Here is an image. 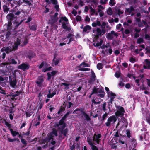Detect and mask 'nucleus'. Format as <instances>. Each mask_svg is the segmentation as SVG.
Returning <instances> with one entry per match:
<instances>
[{
  "label": "nucleus",
  "mask_w": 150,
  "mask_h": 150,
  "mask_svg": "<svg viewBox=\"0 0 150 150\" xmlns=\"http://www.w3.org/2000/svg\"><path fill=\"white\" fill-rule=\"evenodd\" d=\"M117 120V117L114 115H111L108 118L107 122L105 124V125L110 127L111 125V123L114 124Z\"/></svg>",
  "instance_id": "1"
},
{
  "label": "nucleus",
  "mask_w": 150,
  "mask_h": 150,
  "mask_svg": "<svg viewBox=\"0 0 150 150\" xmlns=\"http://www.w3.org/2000/svg\"><path fill=\"white\" fill-rule=\"evenodd\" d=\"M116 108L117 110L115 112V116L116 117L123 116L125 112L123 107L118 105L117 106Z\"/></svg>",
  "instance_id": "2"
},
{
  "label": "nucleus",
  "mask_w": 150,
  "mask_h": 150,
  "mask_svg": "<svg viewBox=\"0 0 150 150\" xmlns=\"http://www.w3.org/2000/svg\"><path fill=\"white\" fill-rule=\"evenodd\" d=\"M6 18L9 21L17 23V16H16L13 13H9L6 16Z\"/></svg>",
  "instance_id": "3"
},
{
  "label": "nucleus",
  "mask_w": 150,
  "mask_h": 150,
  "mask_svg": "<svg viewBox=\"0 0 150 150\" xmlns=\"http://www.w3.org/2000/svg\"><path fill=\"white\" fill-rule=\"evenodd\" d=\"M11 12L16 16H18L21 13H23V10L21 9L19 7L15 6L13 9L11 10Z\"/></svg>",
  "instance_id": "4"
},
{
  "label": "nucleus",
  "mask_w": 150,
  "mask_h": 150,
  "mask_svg": "<svg viewBox=\"0 0 150 150\" xmlns=\"http://www.w3.org/2000/svg\"><path fill=\"white\" fill-rule=\"evenodd\" d=\"M30 65L28 63H24L19 65L18 68L20 69L25 71L28 69L30 68Z\"/></svg>",
  "instance_id": "5"
},
{
  "label": "nucleus",
  "mask_w": 150,
  "mask_h": 150,
  "mask_svg": "<svg viewBox=\"0 0 150 150\" xmlns=\"http://www.w3.org/2000/svg\"><path fill=\"white\" fill-rule=\"evenodd\" d=\"M101 137V136L100 134H95L93 137V141H95L98 144H99L100 142L101 139L100 138Z\"/></svg>",
  "instance_id": "6"
},
{
  "label": "nucleus",
  "mask_w": 150,
  "mask_h": 150,
  "mask_svg": "<svg viewBox=\"0 0 150 150\" xmlns=\"http://www.w3.org/2000/svg\"><path fill=\"white\" fill-rule=\"evenodd\" d=\"M58 14V13L57 12L55 13L54 15L51 16V20L49 21L51 24H54L57 21L58 19L57 17Z\"/></svg>",
  "instance_id": "7"
},
{
  "label": "nucleus",
  "mask_w": 150,
  "mask_h": 150,
  "mask_svg": "<svg viewBox=\"0 0 150 150\" xmlns=\"http://www.w3.org/2000/svg\"><path fill=\"white\" fill-rule=\"evenodd\" d=\"M113 35L116 37L118 36L117 33H115L114 31L112 30L111 31L110 33H109L107 34L106 36L107 39L110 40H112L113 38Z\"/></svg>",
  "instance_id": "8"
},
{
  "label": "nucleus",
  "mask_w": 150,
  "mask_h": 150,
  "mask_svg": "<svg viewBox=\"0 0 150 150\" xmlns=\"http://www.w3.org/2000/svg\"><path fill=\"white\" fill-rule=\"evenodd\" d=\"M87 142L91 146V148L92 150H99L98 147L94 145H93V143L92 142L91 138L89 137L87 138Z\"/></svg>",
  "instance_id": "9"
},
{
  "label": "nucleus",
  "mask_w": 150,
  "mask_h": 150,
  "mask_svg": "<svg viewBox=\"0 0 150 150\" xmlns=\"http://www.w3.org/2000/svg\"><path fill=\"white\" fill-rule=\"evenodd\" d=\"M27 58H28L30 60L33 58H35L36 55L35 53L32 51H30L27 54Z\"/></svg>",
  "instance_id": "10"
},
{
  "label": "nucleus",
  "mask_w": 150,
  "mask_h": 150,
  "mask_svg": "<svg viewBox=\"0 0 150 150\" xmlns=\"http://www.w3.org/2000/svg\"><path fill=\"white\" fill-rule=\"evenodd\" d=\"M98 93L100 94H98L97 95V96L101 98H103L104 97L105 93L103 88H98Z\"/></svg>",
  "instance_id": "11"
},
{
  "label": "nucleus",
  "mask_w": 150,
  "mask_h": 150,
  "mask_svg": "<svg viewBox=\"0 0 150 150\" xmlns=\"http://www.w3.org/2000/svg\"><path fill=\"white\" fill-rule=\"evenodd\" d=\"M21 40L20 39H17L16 41L14 42V45L12 48L13 51H15L18 48V46L20 44Z\"/></svg>",
  "instance_id": "12"
},
{
  "label": "nucleus",
  "mask_w": 150,
  "mask_h": 150,
  "mask_svg": "<svg viewBox=\"0 0 150 150\" xmlns=\"http://www.w3.org/2000/svg\"><path fill=\"white\" fill-rule=\"evenodd\" d=\"M11 35V33L10 31H8L7 32L4 36H2L4 38H5L4 40H3V41H8L9 40ZM2 39H4V38H2Z\"/></svg>",
  "instance_id": "13"
},
{
  "label": "nucleus",
  "mask_w": 150,
  "mask_h": 150,
  "mask_svg": "<svg viewBox=\"0 0 150 150\" xmlns=\"http://www.w3.org/2000/svg\"><path fill=\"white\" fill-rule=\"evenodd\" d=\"M96 31L97 32V33L96 34L95 36L96 39H98L99 38V36H101L103 35V34H102L101 29L100 28H97ZM95 31H96L95 30H93V32L94 33Z\"/></svg>",
  "instance_id": "14"
},
{
  "label": "nucleus",
  "mask_w": 150,
  "mask_h": 150,
  "mask_svg": "<svg viewBox=\"0 0 150 150\" xmlns=\"http://www.w3.org/2000/svg\"><path fill=\"white\" fill-rule=\"evenodd\" d=\"M44 81L43 76H39L38 78V80L36 81V83L38 85L39 87H41L42 83Z\"/></svg>",
  "instance_id": "15"
},
{
  "label": "nucleus",
  "mask_w": 150,
  "mask_h": 150,
  "mask_svg": "<svg viewBox=\"0 0 150 150\" xmlns=\"http://www.w3.org/2000/svg\"><path fill=\"white\" fill-rule=\"evenodd\" d=\"M2 8L4 13L6 14H7L8 13L10 10V8L8 6L6 3L3 6Z\"/></svg>",
  "instance_id": "16"
},
{
  "label": "nucleus",
  "mask_w": 150,
  "mask_h": 150,
  "mask_svg": "<svg viewBox=\"0 0 150 150\" xmlns=\"http://www.w3.org/2000/svg\"><path fill=\"white\" fill-rule=\"evenodd\" d=\"M2 49L5 52L7 53L8 54L9 52H11L13 51L12 48L11 46H9L8 47H4Z\"/></svg>",
  "instance_id": "17"
},
{
  "label": "nucleus",
  "mask_w": 150,
  "mask_h": 150,
  "mask_svg": "<svg viewBox=\"0 0 150 150\" xmlns=\"http://www.w3.org/2000/svg\"><path fill=\"white\" fill-rule=\"evenodd\" d=\"M17 80L15 77V79L13 80L10 82V86L12 88H14L17 84Z\"/></svg>",
  "instance_id": "18"
},
{
  "label": "nucleus",
  "mask_w": 150,
  "mask_h": 150,
  "mask_svg": "<svg viewBox=\"0 0 150 150\" xmlns=\"http://www.w3.org/2000/svg\"><path fill=\"white\" fill-rule=\"evenodd\" d=\"M50 65L48 64L47 62L44 61H43L40 64L39 66V69L42 68L44 66L45 67H48Z\"/></svg>",
  "instance_id": "19"
},
{
  "label": "nucleus",
  "mask_w": 150,
  "mask_h": 150,
  "mask_svg": "<svg viewBox=\"0 0 150 150\" xmlns=\"http://www.w3.org/2000/svg\"><path fill=\"white\" fill-rule=\"evenodd\" d=\"M91 29V27L89 25H87L83 28V33L86 32L88 33Z\"/></svg>",
  "instance_id": "20"
},
{
  "label": "nucleus",
  "mask_w": 150,
  "mask_h": 150,
  "mask_svg": "<svg viewBox=\"0 0 150 150\" xmlns=\"http://www.w3.org/2000/svg\"><path fill=\"white\" fill-rule=\"evenodd\" d=\"M82 115H83L84 119L85 120L87 121H90L91 120V119L89 117V115L86 113L85 112L83 113Z\"/></svg>",
  "instance_id": "21"
},
{
  "label": "nucleus",
  "mask_w": 150,
  "mask_h": 150,
  "mask_svg": "<svg viewBox=\"0 0 150 150\" xmlns=\"http://www.w3.org/2000/svg\"><path fill=\"white\" fill-rule=\"evenodd\" d=\"M37 25L36 23H35L29 26V28L30 30L32 31H35L37 30Z\"/></svg>",
  "instance_id": "22"
},
{
  "label": "nucleus",
  "mask_w": 150,
  "mask_h": 150,
  "mask_svg": "<svg viewBox=\"0 0 150 150\" xmlns=\"http://www.w3.org/2000/svg\"><path fill=\"white\" fill-rule=\"evenodd\" d=\"M33 0H23L21 2L26 4L27 5L30 6L32 5L31 2H33Z\"/></svg>",
  "instance_id": "23"
},
{
  "label": "nucleus",
  "mask_w": 150,
  "mask_h": 150,
  "mask_svg": "<svg viewBox=\"0 0 150 150\" xmlns=\"http://www.w3.org/2000/svg\"><path fill=\"white\" fill-rule=\"evenodd\" d=\"M9 130L13 137H15L17 135H19V133L18 132L13 131L12 129H10Z\"/></svg>",
  "instance_id": "24"
},
{
  "label": "nucleus",
  "mask_w": 150,
  "mask_h": 150,
  "mask_svg": "<svg viewBox=\"0 0 150 150\" xmlns=\"http://www.w3.org/2000/svg\"><path fill=\"white\" fill-rule=\"evenodd\" d=\"M54 136L50 132L48 133L47 136L46 137L48 141L49 142L51 140H54Z\"/></svg>",
  "instance_id": "25"
},
{
  "label": "nucleus",
  "mask_w": 150,
  "mask_h": 150,
  "mask_svg": "<svg viewBox=\"0 0 150 150\" xmlns=\"http://www.w3.org/2000/svg\"><path fill=\"white\" fill-rule=\"evenodd\" d=\"M134 8L133 6H131L130 8H126L125 10V12H127L129 14H130L131 13L134 11Z\"/></svg>",
  "instance_id": "26"
},
{
  "label": "nucleus",
  "mask_w": 150,
  "mask_h": 150,
  "mask_svg": "<svg viewBox=\"0 0 150 150\" xmlns=\"http://www.w3.org/2000/svg\"><path fill=\"white\" fill-rule=\"evenodd\" d=\"M121 121H122L124 125H128L127 120L123 116H121Z\"/></svg>",
  "instance_id": "27"
},
{
  "label": "nucleus",
  "mask_w": 150,
  "mask_h": 150,
  "mask_svg": "<svg viewBox=\"0 0 150 150\" xmlns=\"http://www.w3.org/2000/svg\"><path fill=\"white\" fill-rule=\"evenodd\" d=\"M7 139L8 140V141L11 142H12L14 141H16L17 142H20V141L19 139L18 138H14L13 139H11L9 137H7Z\"/></svg>",
  "instance_id": "28"
},
{
  "label": "nucleus",
  "mask_w": 150,
  "mask_h": 150,
  "mask_svg": "<svg viewBox=\"0 0 150 150\" xmlns=\"http://www.w3.org/2000/svg\"><path fill=\"white\" fill-rule=\"evenodd\" d=\"M68 131V129L67 128H66L64 130L61 131L60 132L62 134H63L64 136H66Z\"/></svg>",
  "instance_id": "29"
},
{
  "label": "nucleus",
  "mask_w": 150,
  "mask_h": 150,
  "mask_svg": "<svg viewBox=\"0 0 150 150\" xmlns=\"http://www.w3.org/2000/svg\"><path fill=\"white\" fill-rule=\"evenodd\" d=\"M100 100V101H99L98 102H96L95 100V99H93L92 100V102L95 104H100L101 102L103 101V100L101 99H99L98 98H97V100Z\"/></svg>",
  "instance_id": "30"
},
{
  "label": "nucleus",
  "mask_w": 150,
  "mask_h": 150,
  "mask_svg": "<svg viewBox=\"0 0 150 150\" xmlns=\"http://www.w3.org/2000/svg\"><path fill=\"white\" fill-rule=\"evenodd\" d=\"M14 23V22H11V21H8V25H7V29L8 30H11V25L12 23Z\"/></svg>",
  "instance_id": "31"
},
{
  "label": "nucleus",
  "mask_w": 150,
  "mask_h": 150,
  "mask_svg": "<svg viewBox=\"0 0 150 150\" xmlns=\"http://www.w3.org/2000/svg\"><path fill=\"white\" fill-rule=\"evenodd\" d=\"M65 110V108H64L61 106L60 109L57 112V114L58 115L60 114L61 113L64 112Z\"/></svg>",
  "instance_id": "32"
},
{
  "label": "nucleus",
  "mask_w": 150,
  "mask_h": 150,
  "mask_svg": "<svg viewBox=\"0 0 150 150\" xmlns=\"http://www.w3.org/2000/svg\"><path fill=\"white\" fill-rule=\"evenodd\" d=\"M13 3L14 4L16 5V6H17V7H19L22 3V2H21L20 3V1H17L16 0H14L13 1Z\"/></svg>",
  "instance_id": "33"
},
{
  "label": "nucleus",
  "mask_w": 150,
  "mask_h": 150,
  "mask_svg": "<svg viewBox=\"0 0 150 150\" xmlns=\"http://www.w3.org/2000/svg\"><path fill=\"white\" fill-rule=\"evenodd\" d=\"M103 67V65L101 63H99L97 64V68L98 70L102 69Z\"/></svg>",
  "instance_id": "34"
},
{
  "label": "nucleus",
  "mask_w": 150,
  "mask_h": 150,
  "mask_svg": "<svg viewBox=\"0 0 150 150\" xmlns=\"http://www.w3.org/2000/svg\"><path fill=\"white\" fill-rule=\"evenodd\" d=\"M56 94V91L53 92L52 93H48L47 95L48 98H50L53 97Z\"/></svg>",
  "instance_id": "35"
},
{
  "label": "nucleus",
  "mask_w": 150,
  "mask_h": 150,
  "mask_svg": "<svg viewBox=\"0 0 150 150\" xmlns=\"http://www.w3.org/2000/svg\"><path fill=\"white\" fill-rule=\"evenodd\" d=\"M50 133L52 135L54 134L56 136H57L58 135L57 131L55 129H53L52 131Z\"/></svg>",
  "instance_id": "36"
},
{
  "label": "nucleus",
  "mask_w": 150,
  "mask_h": 150,
  "mask_svg": "<svg viewBox=\"0 0 150 150\" xmlns=\"http://www.w3.org/2000/svg\"><path fill=\"white\" fill-rule=\"evenodd\" d=\"M131 141L132 142L133 147L136 148L137 144V142L136 141L135 139L133 138L132 139Z\"/></svg>",
  "instance_id": "37"
},
{
  "label": "nucleus",
  "mask_w": 150,
  "mask_h": 150,
  "mask_svg": "<svg viewBox=\"0 0 150 150\" xmlns=\"http://www.w3.org/2000/svg\"><path fill=\"white\" fill-rule=\"evenodd\" d=\"M144 42V40L142 38L140 37L138 38L137 41V43L138 44H141Z\"/></svg>",
  "instance_id": "38"
},
{
  "label": "nucleus",
  "mask_w": 150,
  "mask_h": 150,
  "mask_svg": "<svg viewBox=\"0 0 150 150\" xmlns=\"http://www.w3.org/2000/svg\"><path fill=\"white\" fill-rule=\"evenodd\" d=\"M98 93V88H96L95 86H94L91 93V95L96 94Z\"/></svg>",
  "instance_id": "39"
},
{
  "label": "nucleus",
  "mask_w": 150,
  "mask_h": 150,
  "mask_svg": "<svg viewBox=\"0 0 150 150\" xmlns=\"http://www.w3.org/2000/svg\"><path fill=\"white\" fill-rule=\"evenodd\" d=\"M48 142H49V141H48L47 138H46L44 139H42L41 140L40 143L42 144H45V143H46V144H47V143Z\"/></svg>",
  "instance_id": "40"
},
{
  "label": "nucleus",
  "mask_w": 150,
  "mask_h": 150,
  "mask_svg": "<svg viewBox=\"0 0 150 150\" xmlns=\"http://www.w3.org/2000/svg\"><path fill=\"white\" fill-rule=\"evenodd\" d=\"M107 13L109 15H111L112 14L113 11L110 7L107 10Z\"/></svg>",
  "instance_id": "41"
},
{
  "label": "nucleus",
  "mask_w": 150,
  "mask_h": 150,
  "mask_svg": "<svg viewBox=\"0 0 150 150\" xmlns=\"http://www.w3.org/2000/svg\"><path fill=\"white\" fill-rule=\"evenodd\" d=\"M91 79L93 81H95V78L96 77L95 74L94 72L92 71V70H91Z\"/></svg>",
  "instance_id": "42"
},
{
  "label": "nucleus",
  "mask_w": 150,
  "mask_h": 150,
  "mask_svg": "<svg viewBox=\"0 0 150 150\" xmlns=\"http://www.w3.org/2000/svg\"><path fill=\"white\" fill-rule=\"evenodd\" d=\"M33 113V111H30L29 112H26L25 115L26 117H30Z\"/></svg>",
  "instance_id": "43"
},
{
  "label": "nucleus",
  "mask_w": 150,
  "mask_h": 150,
  "mask_svg": "<svg viewBox=\"0 0 150 150\" xmlns=\"http://www.w3.org/2000/svg\"><path fill=\"white\" fill-rule=\"evenodd\" d=\"M9 61V64H16L17 63V62L13 58H12L10 59Z\"/></svg>",
  "instance_id": "44"
},
{
  "label": "nucleus",
  "mask_w": 150,
  "mask_h": 150,
  "mask_svg": "<svg viewBox=\"0 0 150 150\" xmlns=\"http://www.w3.org/2000/svg\"><path fill=\"white\" fill-rule=\"evenodd\" d=\"M90 69L89 68H83L79 69V70L82 71H90Z\"/></svg>",
  "instance_id": "45"
},
{
  "label": "nucleus",
  "mask_w": 150,
  "mask_h": 150,
  "mask_svg": "<svg viewBox=\"0 0 150 150\" xmlns=\"http://www.w3.org/2000/svg\"><path fill=\"white\" fill-rule=\"evenodd\" d=\"M146 120L148 123L150 124V113L146 116Z\"/></svg>",
  "instance_id": "46"
},
{
  "label": "nucleus",
  "mask_w": 150,
  "mask_h": 150,
  "mask_svg": "<svg viewBox=\"0 0 150 150\" xmlns=\"http://www.w3.org/2000/svg\"><path fill=\"white\" fill-rule=\"evenodd\" d=\"M65 120L62 118L59 120V123L60 125H62L64 123Z\"/></svg>",
  "instance_id": "47"
},
{
  "label": "nucleus",
  "mask_w": 150,
  "mask_h": 150,
  "mask_svg": "<svg viewBox=\"0 0 150 150\" xmlns=\"http://www.w3.org/2000/svg\"><path fill=\"white\" fill-rule=\"evenodd\" d=\"M108 115V113L105 112V113L103 115L102 117V119H101V121L103 122L106 118V117Z\"/></svg>",
  "instance_id": "48"
},
{
  "label": "nucleus",
  "mask_w": 150,
  "mask_h": 150,
  "mask_svg": "<svg viewBox=\"0 0 150 150\" xmlns=\"http://www.w3.org/2000/svg\"><path fill=\"white\" fill-rule=\"evenodd\" d=\"M106 102H104L102 105L103 110L104 111H105L107 110V109L106 108Z\"/></svg>",
  "instance_id": "49"
},
{
  "label": "nucleus",
  "mask_w": 150,
  "mask_h": 150,
  "mask_svg": "<svg viewBox=\"0 0 150 150\" xmlns=\"http://www.w3.org/2000/svg\"><path fill=\"white\" fill-rule=\"evenodd\" d=\"M21 143L25 145L27 144V141L25 139L23 138L21 139Z\"/></svg>",
  "instance_id": "50"
},
{
  "label": "nucleus",
  "mask_w": 150,
  "mask_h": 150,
  "mask_svg": "<svg viewBox=\"0 0 150 150\" xmlns=\"http://www.w3.org/2000/svg\"><path fill=\"white\" fill-rule=\"evenodd\" d=\"M44 103L42 102H40L39 103V106L38 108V111L39 110L41 109L42 108L43 106Z\"/></svg>",
  "instance_id": "51"
},
{
  "label": "nucleus",
  "mask_w": 150,
  "mask_h": 150,
  "mask_svg": "<svg viewBox=\"0 0 150 150\" xmlns=\"http://www.w3.org/2000/svg\"><path fill=\"white\" fill-rule=\"evenodd\" d=\"M76 20L77 21H81V18L79 15H77L76 17Z\"/></svg>",
  "instance_id": "52"
},
{
  "label": "nucleus",
  "mask_w": 150,
  "mask_h": 150,
  "mask_svg": "<svg viewBox=\"0 0 150 150\" xmlns=\"http://www.w3.org/2000/svg\"><path fill=\"white\" fill-rule=\"evenodd\" d=\"M106 25V23L105 22H103L102 25H101L102 29H105V26Z\"/></svg>",
  "instance_id": "53"
},
{
  "label": "nucleus",
  "mask_w": 150,
  "mask_h": 150,
  "mask_svg": "<svg viewBox=\"0 0 150 150\" xmlns=\"http://www.w3.org/2000/svg\"><path fill=\"white\" fill-rule=\"evenodd\" d=\"M109 94L111 97H115L116 96V94L112 91H110Z\"/></svg>",
  "instance_id": "54"
},
{
  "label": "nucleus",
  "mask_w": 150,
  "mask_h": 150,
  "mask_svg": "<svg viewBox=\"0 0 150 150\" xmlns=\"http://www.w3.org/2000/svg\"><path fill=\"white\" fill-rule=\"evenodd\" d=\"M32 18L31 16L29 17L28 18L27 21L25 22V23H28L32 21Z\"/></svg>",
  "instance_id": "55"
},
{
  "label": "nucleus",
  "mask_w": 150,
  "mask_h": 150,
  "mask_svg": "<svg viewBox=\"0 0 150 150\" xmlns=\"http://www.w3.org/2000/svg\"><path fill=\"white\" fill-rule=\"evenodd\" d=\"M77 109L78 111H80L82 113V114L85 112L84 111V109L82 108H77Z\"/></svg>",
  "instance_id": "56"
},
{
  "label": "nucleus",
  "mask_w": 150,
  "mask_h": 150,
  "mask_svg": "<svg viewBox=\"0 0 150 150\" xmlns=\"http://www.w3.org/2000/svg\"><path fill=\"white\" fill-rule=\"evenodd\" d=\"M61 19L62 20V21H64L65 22H68V19L66 17H61Z\"/></svg>",
  "instance_id": "57"
},
{
  "label": "nucleus",
  "mask_w": 150,
  "mask_h": 150,
  "mask_svg": "<svg viewBox=\"0 0 150 150\" xmlns=\"http://www.w3.org/2000/svg\"><path fill=\"white\" fill-rule=\"evenodd\" d=\"M57 72L58 71H53L51 72V75L52 76H54L57 74Z\"/></svg>",
  "instance_id": "58"
},
{
  "label": "nucleus",
  "mask_w": 150,
  "mask_h": 150,
  "mask_svg": "<svg viewBox=\"0 0 150 150\" xmlns=\"http://www.w3.org/2000/svg\"><path fill=\"white\" fill-rule=\"evenodd\" d=\"M140 88L141 89H142V90H146L147 89V88L145 86L144 84H142V86H141L140 87Z\"/></svg>",
  "instance_id": "59"
},
{
  "label": "nucleus",
  "mask_w": 150,
  "mask_h": 150,
  "mask_svg": "<svg viewBox=\"0 0 150 150\" xmlns=\"http://www.w3.org/2000/svg\"><path fill=\"white\" fill-rule=\"evenodd\" d=\"M47 80L48 81H50L52 75L49 72L47 73Z\"/></svg>",
  "instance_id": "60"
},
{
  "label": "nucleus",
  "mask_w": 150,
  "mask_h": 150,
  "mask_svg": "<svg viewBox=\"0 0 150 150\" xmlns=\"http://www.w3.org/2000/svg\"><path fill=\"white\" fill-rule=\"evenodd\" d=\"M129 61L132 63H134L136 61V59L133 57H131L130 58Z\"/></svg>",
  "instance_id": "61"
},
{
  "label": "nucleus",
  "mask_w": 150,
  "mask_h": 150,
  "mask_svg": "<svg viewBox=\"0 0 150 150\" xmlns=\"http://www.w3.org/2000/svg\"><path fill=\"white\" fill-rule=\"evenodd\" d=\"M109 3L111 6H114L115 4V3L114 2V0H110Z\"/></svg>",
  "instance_id": "62"
},
{
  "label": "nucleus",
  "mask_w": 150,
  "mask_h": 150,
  "mask_svg": "<svg viewBox=\"0 0 150 150\" xmlns=\"http://www.w3.org/2000/svg\"><path fill=\"white\" fill-rule=\"evenodd\" d=\"M126 132H126V134H127V137L128 138H130V136H131L130 131L129 130H127L126 131Z\"/></svg>",
  "instance_id": "63"
},
{
  "label": "nucleus",
  "mask_w": 150,
  "mask_h": 150,
  "mask_svg": "<svg viewBox=\"0 0 150 150\" xmlns=\"http://www.w3.org/2000/svg\"><path fill=\"white\" fill-rule=\"evenodd\" d=\"M5 124L9 128H10L11 127V125L9 124L8 122L7 121H5Z\"/></svg>",
  "instance_id": "64"
}]
</instances>
